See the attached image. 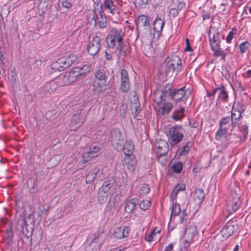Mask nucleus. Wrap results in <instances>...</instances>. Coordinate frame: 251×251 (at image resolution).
Wrapping results in <instances>:
<instances>
[{"label": "nucleus", "instance_id": "obj_53", "mask_svg": "<svg viewBox=\"0 0 251 251\" xmlns=\"http://www.w3.org/2000/svg\"><path fill=\"white\" fill-rule=\"evenodd\" d=\"M61 4L63 7L66 8L68 9L70 8L72 6V3L70 1H68L67 0H63L61 2Z\"/></svg>", "mask_w": 251, "mask_h": 251}, {"label": "nucleus", "instance_id": "obj_12", "mask_svg": "<svg viewBox=\"0 0 251 251\" xmlns=\"http://www.w3.org/2000/svg\"><path fill=\"white\" fill-rule=\"evenodd\" d=\"M155 147L160 156L165 155L168 151L169 146L166 141L162 139L156 140Z\"/></svg>", "mask_w": 251, "mask_h": 251}, {"label": "nucleus", "instance_id": "obj_44", "mask_svg": "<svg viewBox=\"0 0 251 251\" xmlns=\"http://www.w3.org/2000/svg\"><path fill=\"white\" fill-rule=\"evenodd\" d=\"M121 136V133L119 129H115L111 132L112 140H119Z\"/></svg>", "mask_w": 251, "mask_h": 251}, {"label": "nucleus", "instance_id": "obj_32", "mask_svg": "<svg viewBox=\"0 0 251 251\" xmlns=\"http://www.w3.org/2000/svg\"><path fill=\"white\" fill-rule=\"evenodd\" d=\"M115 182L113 180H108L104 182L103 185L100 189L103 192H108L110 189L113 186Z\"/></svg>", "mask_w": 251, "mask_h": 251}, {"label": "nucleus", "instance_id": "obj_35", "mask_svg": "<svg viewBox=\"0 0 251 251\" xmlns=\"http://www.w3.org/2000/svg\"><path fill=\"white\" fill-rule=\"evenodd\" d=\"M95 77L99 80H104L106 78V73L103 69H100L95 72Z\"/></svg>", "mask_w": 251, "mask_h": 251}, {"label": "nucleus", "instance_id": "obj_9", "mask_svg": "<svg viewBox=\"0 0 251 251\" xmlns=\"http://www.w3.org/2000/svg\"><path fill=\"white\" fill-rule=\"evenodd\" d=\"M241 203L240 196L237 194L232 195L228 198L227 204V209L230 213L234 212L238 210Z\"/></svg>", "mask_w": 251, "mask_h": 251}, {"label": "nucleus", "instance_id": "obj_62", "mask_svg": "<svg viewBox=\"0 0 251 251\" xmlns=\"http://www.w3.org/2000/svg\"><path fill=\"white\" fill-rule=\"evenodd\" d=\"M186 46L185 49V51H192V49H191L190 44H189V41L188 38L186 39Z\"/></svg>", "mask_w": 251, "mask_h": 251}, {"label": "nucleus", "instance_id": "obj_15", "mask_svg": "<svg viewBox=\"0 0 251 251\" xmlns=\"http://www.w3.org/2000/svg\"><path fill=\"white\" fill-rule=\"evenodd\" d=\"M130 227L128 226L117 227L114 232V236L118 239H122L128 236L130 232Z\"/></svg>", "mask_w": 251, "mask_h": 251}, {"label": "nucleus", "instance_id": "obj_56", "mask_svg": "<svg viewBox=\"0 0 251 251\" xmlns=\"http://www.w3.org/2000/svg\"><path fill=\"white\" fill-rule=\"evenodd\" d=\"M148 0H135V3L138 6L141 7L146 5Z\"/></svg>", "mask_w": 251, "mask_h": 251}, {"label": "nucleus", "instance_id": "obj_7", "mask_svg": "<svg viewBox=\"0 0 251 251\" xmlns=\"http://www.w3.org/2000/svg\"><path fill=\"white\" fill-rule=\"evenodd\" d=\"M55 79L59 86L68 85L76 80L72 70L68 74H60Z\"/></svg>", "mask_w": 251, "mask_h": 251}, {"label": "nucleus", "instance_id": "obj_17", "mask_svg": "<svg viewBox=\"0 0 251 251\" xmlns=\"http://www.w3.org/2000/svg\"><path fill=\"white\" fill-rule=\"evenodd\" d=\"M124 162L130 171H133L136 167V160L134 155L125 156Z\"/></svg>", "mask_w": 251, "mask_h": 251}, {"label": "nucleus", "instance_id": "obj_29", "mask_svg": "<svg viewBox=\"0 0 251 251\" xmlns=\"http://www.w3.org/2000/svg\"><path fill=\"white\" fill-rule=\"evenodd\" d=\"M165 22L161 18H156L153 24V28L156 32L160 33L163 28Z\"/></svg>", "mask_w": 251, "mask_h": 251}, {"label": "nucleus", "instance_id": "obj_27", "mask_svg": "<svg viewBox=\"0 0 251 251\" xmlns=\"http://www.w3.org/2000/svg\"><path fill=\"white\" fill-rule=\"evenodd\" d=\"M241 117V113L239 111L232 109L231 115L232 126L235 127Z\"/></svg>", "mask_w": 251, "mask_h": 251}, {"label": "nucleus", "instance_id": "obj_36", "mask_svg": "<svg viewBox=\"0 0 251 251\" xmlns=\"http://www.w3.org/2000/svg\"><path fill=\"white\" fill-rule=\"evenodd\" d=\"M59 86L57 83H56V80L55 79L54 80L50 81L49 82H47L46 85V88L48 90H50L52 92H54L57 88Z\"/></svg>", "mask_w": 251, "mask_h": 251}, {"label": "nucleus", "instance_id": "obj_3", "mask_svg": "<svg viewBox=\"0 0 251 251\" xmlns=\"http://www.w3.org/2000/svg\"><path fill=\"white\" fill-rule=\"evenodd\" d=\"M181 126H176L166 131V134L171 145L175 146L182 140L183 135L181 132Z\"/></svg>", "mask_w": 251, "mask_h": 251}, {"label": "nucleus", "instance_id": "obj_11", "mask_svg": "<svg viewBox=\"0 0 251 251\" xmlns=\"http://www.w3.org/2000/svg\"><path fill=\"white\" fill-rule=\"evenodd\" d=\"M100 148L95 146L90 148L88 151L84 153L82 155V162L85 163L92 158H95L99 155Z\"/></svg>", "mask_w": 251, "mask_h": 251}, {"label": "nucleus", "instance_id": "obj_45", "mask_svg": "<svg viewBox=\"0 0 251 251\" xmlns=\"http://www.w3.org/2000/svg\"><path fill=\"white\" fill-rule=\"evenodd\" d=\"M230 121H231V120L230 117L229 116H226V117L223 118L219 123L220 127H224V126L228 124Z\"/></svg>", "mask_w": 251, "mask_h": 251}, {"label": "nucleus", "instance_id": "obj_60", "mask_svg": "<svg viewBox=\"0 0 251 251\" xmlns=\"http://www.w3.org/2000/svg\"><path fill=\"white\" fill-rule=\"evenodd\" d=\"M234 34V33L233 32V29H232V31H230L229 32L228 35L226 37V41L227 42H230L231 41V40L233 38V36Z\"/></svg>", "mask_w": 251, "mask_h": 251}, {"label": "nucleus", "instance_id": "obj_31", "mask_svg": "<svg viewBox=\"0 0 251 251\" xmlns=\"http://www.w3.org/2000/svg\"><path fill=\"white\" fill-rule=\"evenodd\" d=\"M137 26H146L150 25L148 18L145 15H141L139 16L137 22Z\"/></svg>", "mask_w": 251, "mask_h": 251}, {"label": "nucleus", "instance_id": "obj_52", "mask_svg": "<svg viewBox=\"0 0 251 251\" xmlns=\"http://www.w3.org/2000/svg\"><path fill=\"white\" fill-rule=\"evenodd\" d=\"M228 97V95L227 92L226 91V89L225 90L219 97V98L221 99L224 102H226L227 101Z\"/></svg>", "mask_w": 251, "mask_h": 251}, {"label": "nucleus", "instance_id": "obj_5", "mask_svg": "<svg viewBox=\"0 0 251 251\" xmlns=\"http://www.w3.org/2000/svg\"><path fill=\"white\" fill-rule=\"evenodd\" d=\"M181 65V59L176 55H175L166 63L165 73L169 75L171 72L173 73L176 70H179Z\"/></svg>", "mask_w": 251, "mask_h": 251}, {"label": "nucleus", "instance_id": "obj_28", "mask_svg": "<svg viewBox=\"0 0 251 251\" xmlns=\"http://www.w3.org/2000/svg\"><path fill=\"white\" fill-rule=\"evenodd\" d=\"M234 226L232 225H228L225 227H224L221 230V234L224 238H226L231 235L234 231Z\"/></svg>", "mask_w": 251, "mask_h": 251}, {"label": "nucleus", "instance_id": "obj_64", "mask_svg": "<svg viewBox=\"0 0 251 251\" xmlns=\"http://www.w3.org/2000/svg\"><path fill=\"white\" fill-rule=\"evenodd\" d=\"M174 248V244L173 243L170 244L167 246L164 251H172Z\"/></svg>", "mask_w": 251, "mask_h": 251}, {"label": "nucleus", "instance_id": "obj_2", "mask_svg": "<svg viewBox=\"0 0 251 251\" xmlns=\"http://www.w3.org/2000/svg\"><path fill=\"white\" fill-rule=\"evenodd\" d=\"M104 238L102 234L95 233L93 237L89 238L85 245L86 251H100L104 242Z\"/></svg>", "mask_w": 251, "mask_h": 251}, {"label": "nucleus", "instance_id": "obj_48", "mask_svg": "<svg viewBox=\"0 0 251 251\" xmlns=\"http://www.w3.org/2000/svg\"><path fill=\"white\" fill-rule=\"evenodd\" d=\"M81 118L80 113L78 112L72 117V122L73 123H80Z\"/></svg>", "mask_w": 251, "mask_h": 251}, {"label": "nucleus", "instance_id": "obj_33", "mask_svg": "<svg viewBox=\"0 0 251 251\" xmlns=\"http://www.w3.org/2000/svg\"><path fill=\"white\" fill-rule=\"evenodd\" d=\"M108 198V192H103L100 189L98 193V201L100 204L104 203Z\"/></svg>", "mask_w": 251, "mask_h": 251}, {"label": "nucleus", "instance_id": "obj_21", "mask_svg": "<svg viewBox=\"0 0 251 251\" xmlns=\"http://www.w3.org/2000/svg\"><path fill=\"white\" fill-rule=\"evenodd\" d=\"M173 109V105L170 102L162 103L159 105L158 112L159 114L164 115L168 114Z\"/></svg>", "mask_w": 251, "mask_h": 251}, {"label": "nucleus", "instance_id": "obj_43", "mask_svg": "<svg viewBox=\"0 0 251 251\" xmlns=\"http://www.w3.org/2000/svg\"><path fill=\"white\" fill-rule=\"evenodd\" d=\"M51 67L52 69L57 70L58 71H62L65 69L64 67L61 66V65L59 63L58 60L52 63L51 65Z\"/></svg>", "mask_w": 251, "mask_h": 251}, {"label": "nucleus", "instance_id": "obj_42", "mask_svg": "<svg viewBox=\"0 0 251 251\" xmlns=\"http://www.w3.org/2000/svg\"><path fill=\"white\" fill-rule=\"evenodd\" d=\"M67 58L69 67L75 63L78 58L77 55L74 54H71L69 56H67Z\"/></svg>", "mask_w": 251, "mask_h": 251}, {"label": "nucleus", "instance_id": "obj_47", "mask_svg": "<svg viewBox=\"0 0 251 251\" xmlns=\"http://www.w3.org/2000/svg\"><path fill=\"white\" fill-rule=\"evenodd\" d=\"M249 47L250 44L248 42H245L241 43L239 46L240 52L242 53H244V52H246Z\"/></svg>", "mask_w": 251, "mask_h": 251}, {"label": "nucleus", "instance_id": "obj_37", "mask_svg": "<svg viewBox=\"0 0 251 251\" xmlns=\"http://www.w3.org/2000/svg\"><path fill=\"white\" fill-rule=\"evenodd\" d=\"M227 132L226 127H220V129L217 131L216 133L215 137L217 140H220L221 139L223 136L225 135Z\"/></svg>", "mask_w": 251, "mask_h": 251}, {"label": "nucleus", "instance_id": "obj_22", "mask_svg": "<svg viewBox=\"0 0 251 251\" xmlns=\"http://www.w3.org/2000/svg\"><path fill=\"white\" fill-rule=\"evenodd\" d=\"M104 12L102 11L101 10L100 11V17L101 20H100V18L97 16L96 12V11L93 12V19H94L95 23H97V21H98V23L101 28H104L107 26V22L105 20V18L103 17V14Z\"/></svg>", "mask_w": 251, "mask_h": 251}, {"label": "nucleus", "instance_id": "obj_34", "mask_svg": "<svg viewBox=\"0 0 251 251\" xmlns=\"http://www.w3.org/2000/svg\"><path fill=\"white\" fill-rule=\"evenodd\" d=\"M150 191V188L147 184H142L138 188V192L140 196H144L148 194Z\"/></svg>", "mask_w": 251, "mask_h": 251}, {"label": "nucleus", "instance_id": "obj_23", "mask_svg": "<svg viewBox=\"0 0 251 251\" xmlns=\"http://www.w3.org/2000/svg\"><path fill=\"white\" fill-rule=\"evenodd\" d=\"M204 193L201 189H196L194 192L193 197L195 201L197 203H201L204 198Z\"/></svg>", "mask_w": 251, "mask_h": 251}, {"label": "nucleus", "instance_id": "obj_57", "mask_svg": "<svg viewBox=\"0 0 251 251\" xmlns=\"http://www.w3.org/2000/svg\"><path fill=\"white\" fill-rule=\"evenodd\" d=\"M170 15L174 17H176L178 14V10L176 8H172L170 11Z\"/></svg>", "mask_w": 251, "mask_h": 251}, {"label": "nucleus", "instance_id": "obj_25", "mask_svg": "<svg viewBox=\"0 0 251 251\" xmlns=\"http://www.w3.org/2000/svg\"><path fill=\"white\" fill-rule=\"evenodd\" d=\"M186 116V111L184 107H180L179 109L174 111L172 118L175 121L181 120Z\"/></svg>", "mask_w": 251, "mask_h": 251}, {"label": "nucleus", "instance_id": "obj_54", "mask_svg": "<svg viewBox=\"0 0 251 251\" xmlns=\"http://www.w3.org/2000/svg\"><path fill=\"white\" fill-rule=\"evenodd\" d=\"M185 185H184L183 184H178L177 185H176L175 188H174V192H175V191H183L185 190Z\"/></svg>", "mask_w": 251, "mask_h": 251}, {"label": "nucleus", "instance_id": "obj_13", "mask_svg": "<svg viewBox=\"0 0 251 251\" xmlns=\"http://www.w3.org/2000/svg\"><path fill=\"white\" fill-rule=\"evenodd\" d=\"M180 215L179 216V222L181 223L184 221L185 217L187 215V213L185 210H183L181 212L180 205L176 203L173 204L172 207V214L171 216V219L172 220L173 218H175L176 216Z\"/></svg>", "mask_w": 251, "mask_h": 251}, {"label": "nucleus", "instance_id": "obj_16", "mask_svg": "<svg viewBox=\"0 0 251 251\" xmlns=\"http://www.w3.org/2000/svg\"><path fill=\"white\" fill-rule=\"evenodd\" d=\"M106 85L105 82H100L95 81L90 86V88L95 95H99L106 90Z\"/></svg>", "mask_w": 251, "mask_h": 251}, {"label": "nucleus", "instance_id": "obj_59", "mask_svg": "<svg viewBox=\"0 0 251 251\" xmlns=\"http://www.w3.org/2000/svg\"><path fill=\"white\" fill-rule=\"evenodd\" d=\"M179 192V191H175V192H174V189L172 192L171 193V194L170 196V198L172 200V201H173V203H174V201L176 199V195Z\"/></svg>", "mask_w": 251, "mask_h": 251}, {"label": "nucleus", "instance_id": "obj_61", "mask_svg": "<svg viewBox=\"0 0 251 251\" xmlns=\"http://www.w3.org/2000/svg\"><path fill=\"white\" fill-rule=\"evenodd\" d=\"M185 3L183 1H180L178 2V5L177 6V9L178 10H180L184 8L185 7Z\"/></svg>", "mask_w": 251, "mask_h": 251}, {"label": "nucleus", "instance_id": "obj_39", "mask_svg": "<svg viewBox=\"0 0 251 251\" xmlns=\"http://www.w3.org/2000/svg\"><path fill=\"white\" fill-rule=\"evenodd\" d=\"M214 52V55L216 57H221L223 60L225 59L226 55V52L224 50H221L220 48L218 49L212 50Z\"/></svg>", "mask_w": 251, "mask_h": 251}, {"label": "nucleus", "instance_id": "obj_46", "mask_svg": "<svg viewBox=\"0 0 251 251\" xmlns=\"http://www.w3.org/2000/svg\"><path fill=\"white\" fill-rule=\"evenodd\" d=\"M57 60L58 61L59 63L61 65V66L64 67L65 69L69 67L67 63L68 62L67 56L60 57L57 59Z\"/></svg>", "mask_w": 251, "mask_h": 251}, {"label": "nucleus", "instance_id": "obj_8", "mask_svg": "<svg viewBox=\"0 0 251 251\" xmlns=\"http://www.w3.org/2000/svg\"><path fill=\"white\" fill-rule=\"evenodd\" d=\"M22 228L26 230L27 233H31L34 229L35 226L34 216L32 214H30L27 216L24 217L22 219Z\"/></svg>", "mask_w": 251, "mask_h": 251}, {"label": "nucleus", "instance_id": "obj_10", "mask_svg": "<svg viewBox=\"0 0 251 251\" xmlns=\"http://www.w3.org/2000/svg\"><path fill=\"white\" fill-rule=\"evenodd\" d=\"M121 85L120 90L123 93L128 91L130 88L129 79L128 73L125 69H122L120 73Z\"/></svg>", "mask_w": 251, "mask_h": 251}, {"label": "nucleus", "instance_id": "obj_20", "mask_svg": "<svg viewBox=\"0 0 251 251\" xmlns=\"http://www.w3.org/2000/svg\"><path fill=\"white\" fill-rule=\"evenodd\" d=\"M101 6L113 15L115 13L116 6L114 4L113 0H104Z\"/></svg>", "mask_w": 251, "mask_h": 251}, {"label": "nucleus", "instance_id": "obj_58", "mask_svg": "<svg viewBox=\"0 0 251 251\" xmlns=\"http://www.w3.org/2000/svg\"><path fill=\"white\" fill-rule=\"evenodd\" d=\"M189 125L192 127L197 128L199 126V123L197 121L192 120L190 121Z\"/></svg>", "mask_w": 251, "mask_h": 251}, {"label": "nucleus", "instance_id": "obj_40", "mask_svg": "<svg viewBox=\"0 0 251 251\" xmlns=\"http://www.w3.org/2000/svg\"><path fill=\"white\" fill-rule=\"evenodd\" d=\"M182 163L180 162H177L172 165V169L173 172L176 173H179L182 170Z\"/></svg>", "mask_w": 251, "mask_h": 251}, {"label": "nucleus", "instance_id": "obj_50", "mask_svg": "<svg viewBox=\"0 0 251 251\" xmlns=\"http://www.w3.org/2000/svg\"><path fill=\"white\" fill-rule=\"evenodd\" d=\"M157 230V228H155L149 235L146 236V239L148 242H151L153 241V239L155 238V232Z\"/></svg>", "mask_w": 251, "mask_h": 251}, {"label": "nucleus", "instance_id": "obj_18", "mask_svg": "<svg viewBox=\"0 0 251 251\" xmlns=\"http://www.w3.org/2000/svg\"><path fill=\"white\" fill-rule=\"evenodd\" d=\"M197 233V228L195 226L191 225L185 230V237L187 238L186 242H191Z\"/></svg>", "mask_w": 251, "mask_h": 251}, {"label": "nucleus", "instance_id": "obj_24", "mask_svg": "<svg viewBox=\"0 0 251 251\" xmlns=\"http://www.w3.org/2000/svg\"><path fill=\"white\" fill-rule=\"evenodd\" d=\"M210 44L212 50L218 49L220 47V34L216 33L213 35V38H210Z\"/></svg>", "mask_w": 251, "mask_h": 251}, {"label": "nucleus", "instance_id": "obj_6", "mask_svg": "<svg viewBox=\"0 0 251 251\" xmlns=\"http://www.w3.org/2000/svg\"><path fill=\"white\" fill-rule=\"evenodd\" d=\"M100 42V37L97 35L93 36L87 46V50L90 55H95L99 51L101 47Z\"/></svg>", "mask_w": 251, "mask_h": 251}, {"label": "nucleus", "instance_id": "obj_26", "mask_svg": "<svg viewBox=\"0 0 251 251\" xmlns=\"http://www.w3.org/2000/svg\"><path fill=\"white\" fill-rule=\"evenodd\" d=\"M100 172V169L98 167H95L92 169L88 174L86 178V182L91 183L92 182L94 179L95 178L96 176L99 174Z\"/></svg>", "mask_w": 251, "mask_h": 251}, {"label": "nucleus", "instance_id": "obj_14", "mask_svg": "<svg viewBox=\"0 0 251 251\" xmlns=\"http://www.w3.org/2000/svg\"><path fill=\"white\" fill-rule=\"evenodd\" d=\"M91 65L86 64L84 65L82 67H75L72 71L75 75L76 79L80 76L84 75L89 72L91 70Z\"/></svg>", "mask_w": 251, "mask_h": 251}, {"label": "nucleus", "instance_id": "obj_4", "mask_svg": "<svg viewBox=\"0 0 251 251\" xmlns=\"http://www.w3.org/2000/svg\"><path fill=\"white\" fill-rule=\"evenodd\" d=\"M169 90V92L167 91L165 92V95H169L176 101L181 100L182 101H186L190 95V92L188 90L186 92L185 87L181 88L174 92L171 91L170 89Z\"/></svg>", "mask_w": 251, "mask_h": 251}, {"label": "nucleus", "instance_id": "obj_51", "mask_svg": "<svg viewBox=\"0 0 251 251\" xmlns=\"http://www.w3.org/2000/svg\"><path fill=\"white\" fill-rule=\"evenodd\" d=\"M226 87L224 86H221L220 87H217L213 89V93H216L218 92V97L221 95V94L225 90Z\"/></svg>", "mask_w": 251, "mask_h": 251}, {"label": "nucleus", "instance_id": "obj_63", "mask_svg": "<svg viewBox=\"0 0 251 251\" xmlns=\"http://www.w3.org/2000/svg\"><path fill=\"white\" fill-rule=\"evenodd\" d=\"M6 234L7 235L8 238L9 239V240H11L12 238L13 233L12 231V229L11 228L7 230Z\"/></svg>", "mask_w": 251, "mask_h": 251}, {"label": "nucleus", "instance_id": "obj_41", "mask_svg": "<svg viewBox=\"0 0 251 251\" xmlns=\"http://www.w3.org/2000/svg\"><path fill=\"white\" fill-rule=\"evenodd\" d=\"M151 202L148 200H142L139 204L140 208L143 210H146L151 206Z\"/></svg>", "mask_w": 251, "mask_h": 251}, {"label": "nucleus", "instance_id": "obj_30", "mask_svg": "<svg viewBox=\"0 0 251 251\" xmlns=\"http://www.w3.org/2000/svg\"><path fill=\"white\" fill-rule=\"evenodd\" d=\"M136 200L132 199L126 201L125 206V211L127 213L133 212L136 206Z\"/></svg>", "mask_w": 251, "mask_h": 251}, {"label": "nucleus", "instance_id": "obj_19", "mask_svg": "<svg viewBox=\"0 0 251 251\" xmlns=\"http://www.w3.org/2000/svg\"><path fill=\"white\" fill-rule=\"evenodd\" d=\"M134 149V145L131 140H127L124 143L123 151L125 156L132 155Z\"/></svg>", "mask_w": 251, "mask_h": 251}, {"label": "nucleus", "instance_id": "obj_38", "mask_svg": "<svg viewBox=\"0 0 251 251\" xmlns=\"http://www.w3.org/2000/svg\"><path fill=\"white\" fill-rule=\"evenodd\" d=\"M132 113L134 117H136L140 112V105L138 102L131 104Z\"/></svg>", "mask_w": 251, "mask_h": 251}, {"label": "nucleus", "instance_id": "obj_55", "mask_svg": "<svg viewBox=\"0 0 251 251\" xmlns=\"http://www.w3.org/2000/svg\"><path fill=\"white\" fill-rule=\"evenodd\" d=\"M241 130L244 135V138H246L248 135V127L246 125L241 126Z\"/></svg>", "mask_w": 251, "mask_h": 251}, {"label": "nucleus", "instance_id": "obj_49", "mask_svg": "<svg viewBox=\"0 0 251 251\" xmlns=\"http://www.w3.org/2000/svg\"><path fill=\"white\" fill-rule=\"evenodd\" d=\"M191 146V143H188L184 147L183 150L179 153L180 155H186L190 150V147Z\"/></svg>", "mask_w": 251, "mask_h": 251}, {"label": "nucleus", "instance_id": "obj_1", "mask_svg": "<svg viewBox=\"0 0 251 251\" xmlns=\"http://www.w3.org/2000/svg\"><path fill=\"white\" fill-rule=\"evenodd\" d=\"M125 32L121 28H114L108 34L106 43L112 49L116 47L115 52L119 57H124L127 55L128 49L123 43Z\"/></svg>", "mask_w": 251, "mask_h": 251}]
</instances>
